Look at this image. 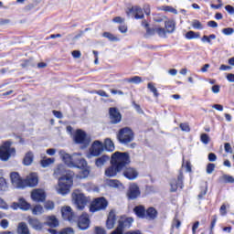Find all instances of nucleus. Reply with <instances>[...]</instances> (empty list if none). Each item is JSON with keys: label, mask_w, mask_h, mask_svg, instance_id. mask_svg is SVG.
<instances>
[{"label": "nucleus", "mask_w": 234, "mask_h": 234, "mask_svg": "<svg viewBox=\"0 0 234 234\" xmlns=\"http://www.w3.org/2000/svg\"><path fill=\"white\" fill-rule=\"evenodd\" d=\"M55 178H58V193L67 195L74 184V173L66 170L65 165H58L54 171Z\"/></svg>", "instance_id": "f257e3e1"}, {"label": "nucleus", "mask_w": 234, "mask_h": 234, "mask_svg": "<svg viewBox=\"0 0 234 234\" xmlns=\"http://www.w3.org/2000/svg\"><path fill=\"white\" fill-rule=\"evenodd\" d=\"M131 164L129 154L124 152H115L112 155L111 166L105 170V175L109 177L116 176L125 169V165Z\"/></svg>", "instance_id": "f03ea898"}, {"label": "nucleus", "mask_w": 234, "mask_h": 234, "mask_svg": "<svg viewBox=\"0 0 234 234\" xmlns=\"http://www.w3.org/2000/svg\"><path fill=\"white\" fill-rule=\"evenodd\" d=\"M117 138L121 144H131L134 140V133L129 127L122 128Z\"/></svg>", "instance_id": "7ed1b4c3"}, {"label": "nucleus", "mask_w": 234, "mask_h": 234, "mask_svg": "<svg viewBox=\"0 0 234 234\" xmlns=\"http://www.w3.org/2000/svg\"><path fill=\"white\" fill-rule=\"evenodd\" d=\"M11 145L12 143H10V141L3 144V145L0 147V160L6 162V160L12 156V154H16V148H10Z\"/></svg>", "instance_id": "20e7f679"}, {"label": "nucleus", "mask_w": 234, "mask_h": 234, "mask_svg": "<svg viewBox=\"0 0 234 234\" xmlns=\"http://www.w3.org/2000/svg\"><path fill=\"white\" fill-rule=\"evenodd\" d=\"M109 206V202L105 197H97L95 198L90 207V213H96V211H102L104 209H107V207Z\"/></svg>", "instance_id": "39448f33"}, {"label": "nucleus", "mask_w": 234, "mask_h": 234, "mask_svg": "<svg viewBox=\"0 0 234 234\" xmlns=\"http://www.w3.org/2000/svg\"><path fill=\"white\" fill-rule=\"evenodd\" d=\"M170 191L172 193H175L178 190V187L180 189L184 188V173L182 170L179 171V175L177 176V179H172L170 181Z\"/></svg>", "instance_id": "423d86ee"}, {"label": "nucleus", "mask_w": 234, "mask_h": 234, "mask_svg": "<svg viewBox=\"0 0 234 234\" xmlns=\"http://www.w3.org/2000/svg\"><path fill=\"white\" fill-rule=\"evenodd\" d=\"M72 198L75 202V206L77 207V209H80L82 211V209H85V206H87V197L83 194H77L74 192L72 194Z\"/></svg>", "instance_id": "0eeeda50"}, {"label": "nucleus", "mask_w": 234, "mask_h": 234, "mask_svg": "<svg viewBox=\"0 0 234 234\" xmlns=\"http://www.w3.org/2000/svg\"><path fill=\"white\" fill-rule=\"evenodd\" d=\"M74 141L76 144H81L85 147L90 144V139L87 138V133L82 130L76 131Z\"/></svg>", "instance_id": "6e6552de"}, {"label": "nucleus", "mask_w": 234, "mask_h": 234, "mask_svg": "<svg viewBox=\"0 0 234 234\" xmlns=\"http://www.w3.org/2000/svg\"><path fill=\"white\" fill-rule=\"evenodd\" d=\"M77 226L82 231L89 229V228H90V218H89V214L82 213L78 218Z\"/></svg>", "instance_id": "1a4fd4ad"}, {"label": "nucleus", "mask_w": 234, "mask_h": 234, "mask_svg": "<svg viewBox=\"0 0 234 234\" xmlns=\"http://www.w3.org/2000/svg\"><path fill=\"white\" fill-rule=\"evenodd\" d=\"M60 158L63 160V162L68 165V167H74V160L76 156H78V154H73L72 155L67 154L64 150H60L58 153Z\"/></svg>", "instance_id": "9d476101"}, {"label": "nucleus", "mask_w": 234, "mask_h": 234, "mask_svg": "<svg viewBox=\"0 0 234 234\" xmlns=\"http://www.w3.org/2000/svg\"><path fill=\"white\" fill-rule=\"evenodd\" d=\"M101 153H103V143L95 141L90 149V154L88 157L90 158L91 156H100Z\"/></svg>", "instance_id": "9b49d317"}, {"label": "nucleus", "mask_w": 234, "mask_h": 234, "mask_svg": "<svg viewBox=\"0 0 234 234\" xmlns=\"http://www.w3.org/2000/svg\"><path fill=\"white\" fill-rule=\"evenodd\" d=\"M12 185L16 189H23L25 187V181L21 180V176L17 172H12L10 174Z\"/></svg>", "instance_id": "f8f14e48"}, {"label": "nucleus", "mask_w": 234, "mask_h": 234, "mask_svg": "<svg viewBox=\"0 0 234 234\" xmlns=\"http://www.w3.org/2000/svg\"><path fill=\"white\" fill-rule=\"evenodd\" d=\"M127 16H133L134 19H144V9L138 5L132 6L126 11Z\"/></svg>", "instance_id": "ddd939ff"}, {"label": "nucleus", "mask_w": 234, "mask_h": 234, "mask_svg": "<svg viewBox=\"0 0 234 234\" xmlns=\"http://www.w3.org/2000/svg\"><path fill=\"white\" fill-rule=\"evenodd\" d=\"M122 171L123 177L128 180H136V178H138V171L133 167H127V165H125Z\"/></svg>", "instance_id": "4468645a"}, {"label": "nucleus", "mask_w": 234, "mask_h": 234, "mask_svg": "<svg viewBox=\"0 0 234 234\" xmlns=\"http://www.w3.org/2000/svg\"><path fill=\"white\" fill-rule=\"evenodd\" d=\"M61 213L62 218H64V220H69V222H75L76 214L72 212V208L70 207H62Z\"/></svg>", "instance_id": "2eb2a0df"}, {"label": "nucleus", "mask_w": 234, "mask_h": 234, "mask_svg": "<svg viewBox=\"0 0 234 234\" xmlns=\"http://www.w3.org/2000/svg\"><path fill=\"white\" fill-rule=\"evenodd\" d=\"M111 123L116 124L122 122V113L117 108H110L109 110Z\"/></svg>", "instance_id": "dca6fc26"}, {"label": "nucleus", "mask_w": 234, "mask_h": 234, "mask_svg": "<svg viewBox=\"0 0 234 234\" xmlns=\"http://www.w3.org/2000/svg\"><path fill=\"white\" fill-rule=\"evenodd\" d=\"M31 198L34 202H45L47 198V195L45 194V190L43 189H35L31 193Z\"/></svg>", "instance_id": "f3484780"}, {"label": "nucleus", "mask_w": 234, "mask_h": 234, "mask_svg": "<svg viewBox=\"0 0 234 234\" xmlns=\"http://www.w3.org/2000/svg\"><path fill=\"white\" fill-rule=\"evenodd\" d=\"M37 174L32 173L24 180V187H27V186L28 187H36V186H37Z\"/></svg>", "instance_id": "a211bd4d"}, {"label": "nucleus", "mask_w": 234, "mask_h": 234, "mask_svg": "<svg viewBox=\"0 0 234 234\" xmlns=\"http://www.w3.org/2000/svg\"><path fill=\"white\" fill-rule=\"evenodd\" d=\"M138 197H140V187H138V185H130L128 190V198H130V200H134L135 198H138Z\"/></svg>", "instance_id": "6ab92c4d"}, {"label": "nucleus", "mask_w": 234, "mask_h": 234, "mask_svg": "<svg viewBox=\"0 0 234 234\" xmlns=\"http://www.w3.org/2000/svg\"><path fill=\"white\" fill-rule=\"evenodd\" d=\"M133 222H134V219L133 218H126L123 220H120L116 229L123 233V229H125V228H131V226H133Z\"/></svg>", "instance_id": "aec40b11"}, {"label": "nucleus", "mask_w": 234, "mask_h": 234, "mask_svg": "<svg viewBox=\"0 0 234 234\" xmlns=\"http://www.w3.org/2000/svg\"><path fill=\"white\" fill-rule=\"evenodd\" d=\"M72 167H77L78 169H86L87 161L84 158H81V154H77V156H75L73 161Z\"/></svg>", "instance_id": "412c9836"}, {"label": "nucleus", "mask_w": 234, "mask_h": 234, "mask_svg": "<svg viewBox=\"0 0 234 234\" xmlns=\"http://www.w3.org/2000/svg\"><path fill=\"white\" fill-rule=\"evenodd\" d=\"M114 224H116V213H114V210H111L106 220V228L108 229H112Z\"/></svg>", "instance_id": "4be33fe9"}, {"label": "nucleus", "mask_w": 234, "mask_h": 234, "mask_svg": "<svg viewBox=\"0 0 234 234\" xmlns=\"http://www.w3.org/2000/svg\"><path fill=\"white\" fill-rule=\"evenodd\" d=\"M27 222L29 226H31L33 229H36L37 231L43 229V223H41V221L36 218H28Z\"/></svg>", "instance_id": "5701e85b"}, {"label": "nucleus", "mask_w": 234, "mask_h": 234, "mask_svg": "<svg viewBox=\"0 0 234 234\" xmlns=\"http://www.w3.org/2000/svg\"><path fill=\"white\" fill-rule=\"evenodd\" d=\"M14 209H17V207L24 211H28V209H30V204L23 197L19 198L18 203H14Z\"/></svg>", "instance_id": "b1692460"}, {"label": "nucleus", "mask_w": 234, "mask_h": 234, "mask_svg": "<svg viewBox=\"0 0 234 234\" xmlns=\"http://www.w3.org/2000/svg\"><path fill=\"white\" fill-rule=\"evenodd\" d=\"M133 211L136 215V217H138V218H146V211H145V207L144 206H136L133 208Z\"/></svg>", "instance_id": "393cba45"}, {"label": "nucleus", "mask_w": 234, "mask_h": 234, "mask_svg": "<svg viewBox=\"0 0 234 234\" xmlns=\"http://www.w3.org/2000/svg\"><path fill=\"white\" fill-rule=\"evenodd\" d=\"M45 225L49 226V228H58L59 226V220L57 219L56 216H48Z\"/></svg>", "instance_id": "a878e982"}, {"label": "nucleus", "mask_w": 234, "mask_h": 234, "mask_svg": "<svg viewBox=\"0 0 234 234\" xmlns=\"http://www.w3.org/2000/svg\"><path fill=\"white\" fill-rule=\"evenodd\" d=\"M18 234H30V230L28 229V226L25 222H21L18 224L17 228Z\"/></svg>", "instance_id": "bb28decb"}, {"label": "nucleus", "mask_w": 234, "mask_h": 234, "mask_svg": "<svg viewBox=\"0 0 234 234\" xmlns=\"http://www.w3.org/2000/svg\"><path fill=\"white\" fill-rule=\"evenodd\" d=\"M109 159H110L109 156H107V155H102V156H101V157H99V158L96 159V161H95V165H96L97 167H103V165H105V163H106V162H109Z\"/></svg>", "instance_id": "cd10ccee"}, {"label": "nucleus", "mask_w": 234, "mask_h": 234, "mask_svg": "<svg viewBox=\"0 0 234 234\" xmlns=\"http://www.w3.org/2000/svg\"><path fill=\"white\" fill-rule=\"evenodd\" d=\"M165 27L166 32H168V34H173V32H175V21L173 20H168L165 23Z\"/></svg>", "instance_id": "c85d7f7f"}, {"label": "nucleus", "mask_w": 234, "mask_h": 234, "mask_svg": "<svg viewBox=\"0 0 234 234\" xmlns=\"http://www.w3.org/2000/svg\"><path fill=\"white\" fill-rule=\"evenodd\" d=\"M158 215V212L156 211V209L153 207H149L147 210H146V218H152V219H154L156 218Z\"/></svg>", "instance_id": "c756f323"}, {"label": "nucleus", "mask_w": 234, "mask_h": 234, "mask_svg": "<svg viewBox=\"0 0 234 234\" xmlns=\"http://www.w3.org/2000/svg\"><path fill=\"white\" fill-rule=\"evenodd\" d=\"M212 39H217V35L211 34L209 36L204 35L201 38L202 43H208V45H213Z\"/></svg>", "instance_id": "7c9ffc66"}, {"label": "nucleus", "mask_w": 234, "mask_h": 234, "mask_svg": "<svg viewBox=\"0 0 234 234\" xmlns=\"http://www.w3.org/2000/svg\"><path fill=\"white\" fill-rule=\"evenodd\" d=\"M104 147H105L106 151L112 153V151H114V143L112 142V140L108 138L104 141Z\"/></svg>", "instance_id": "2f4dec72"}, {"label": "nucleus", "mask_w": 234, "mask_h": 234, "mask_svg": "<svg viewBox=\"0 0 234 234\" xmlns=\"http://www.w3.org/2000/svg\"><path fill=\"white\" fill-rule=\"evenodd\" d=\"M32 162H34V154H32V152H29L24 157L23 163L24 165H30Z\"/></svg>", "instance_id": "473e14b6"}, {"label": "nucleus", "mask_w": 234, "mask_h": 234, "mask_svg": "<svg viewBox=\"0 0 234 234\" xmlns=\"http://www.w3.org/2000/svg\"><path fill=\"white\" fill-rule=\"evenodd\" d=\"M186 39H198L200 37V33H197L195 31H188L185 35Z\"/></svg>", "instance_id": "72a5a7b5"}, {"label": "nucleus", "mask_w": 234, "mask_h": 234, "mask_svg": "<svg viewBox=\"0 0 234 234\" xmlns=\"http://www.w3.org/2000/svg\"><path fill=\"white\" fill-rule=\"evenodd\" d=\"M147 89L153 92L154 98H158V96H160V93H158V90L156 89V86H154V83L149 82L147 84Z\"/></svg>", "instance_id": "f704fd0d"}, {"label": "nucleus", "mask_w": 234, "mask_h": 234, "mask_svg": "<svg viewBox=\"0 0 234 234\" xmlns=\"http://www.w3.org/2000/svg\"><path fill=\"white\" fill-rule=\"evenodd\" d=\"M126 81L128 83H134L135 85H138V84L142 83V81H144V80H142V77L134 76L133 78L126 79Z\"/></svg>", "instance_id": "c9c22d12"}, {"label": "nucleus", "mask_w": 234, "mask_h": 234, "mask_svg": "<svg viewBox=\"0 0 234 234\" xmlns=\"http://www.w3.org/2000/svg\"><path fill=\"white\" fill-rule=\"evenodd\" d=\"M192 27L195 28V30H202L204 26L199 20L194 19L192 21Z\"/></svg>", "instance_id": "e433bc0d"}, {"label": "nucleus", "mask_w": 234, "mask_h": 234, "mask_svg": "<svg viewBox=\"0 0 234 234\" xmlns=\"http://www.w3.org/2000/svg\"><path fill=\"white\" fill-rule=\"evenodd\" d=\"M103 37H106L107 39H109V41H120V38H118V37H115L110 32H104Z\"/></svg>", "instance_id": "4c0bfd02"}, {"label": "nucleus", "mask_w": 234, "mask_h": 234, "mask_svg": "<svg viewBox=\"0 0 234 234\" xmlns=\"http://www.w3.org/2000/svg\"><path fill=\"white\" fill-rule=\"evenodd\" d=\"M33 215H42L43 213V207L41 205H37L32 209Z\"/></svg>", "instance_id": "58836bf2"}, {"label": "nucleus", "mask_w": 234, "mask_h": 234, "mask_svg": "<svg viewBox=\"0 0 234 234\" xmlns=\"http://www.w3.org/2000/svg\"><path fill=\"white\" fill-rule=\"evenodd\" d=\"M50 164H54V158H47L41 161L42 167H48Z\"/></svg>", "instance_id": "ea45409f"}, {"label": "nucleus", "mask_w": 234, "mask_h": 234, "mask_svg": "<svg viewBox=\"0 0 234 234\" xmlns=\"http://www.w3.org/2000/svg\"><path fill=\"white\" fill-rule=\"evenodd\" d=\"M200 141L205 145H207V144H209V135H207V133H202L200 136Z\"/></svg>", "instance_id": "a19ab883"}, {"label": "nucleus", "mask_w": 234, "mask_h": 234, "mask_svg": "<svg viewBox=\"0 0 234 234\" xmlns=\"http://www.w3.org/2000/svg\"><path fill=\"white\" fill-rule=\"evenodd\" d=\"M108 186H110V187H118V186H120V182L116 179H110L108 181Z\"/></svg>", "instance_id": "79ce46f5"}, {"label": "nucleus", "mask_w": 234, "mask_h": 234, "mask_svg": "<svg viewBox=\"0 0 234 234\" xmlns=\"http://www.w3.org/2000/svg\"><path fill=\"white\" fill-rule=\"evenodd\" d=\"M215 171V164L210 163L207 165V175H211Z\"/></svg>", "instance_id": "37998d69"}, {"label": "nucleus", "mask_w": 234, "mask_h": 234, "mask_svg": "<svg viewBox=\"0 0 234 234\" xmlns=\"http://www.w3.org/2000/svg\"><path fill=\"white\" fill-rule=\"evenodd\" d=\"M225 36H231L234 33V29L232 27H227L222 30Z\"/></svg>", "instance_id": "c03bdc74"}, {"label": "nucleus", "mask_w": 234, "mask_h": 234, "mask_svg": "<svg viewBox=\"0 0 234 234\" xmlns=\"http://www.w3.org/2000/svg\"><path fill=\"white\" fill-rule=\"evenodd\" d=\"M58 234H74V229L72 228H66L62 229Z\"/></svg>", "instance_id": "a18cd8bd"}, {"label": "nucleus", "mask_w": 234, "mask_h": 234, "mask_svg": "<svg viewBox=\"0 0 234 234\" xmlns=\"http://www.w3.org/2000/svg\"><path fill=\"white\" fill-rule=\"evenodd\" d=\"M223 178H224L225 182H227L228 184H234L233 176L225 175V176H223Z\"/></svg>", "instance_id": "49530a36"}, {"label": "nucleus", "mask_w": 234, "mask_h": 234, "mask_svg": "<svg viewBox=\"0 0 234 234\" xmlns=\"http://www.w3.org/2000/svg\"><path fill=\"white\" fill-rule=\"evenodd\" d=\"M217 220H218V218H217V215H214L212 217V221H211V224H210V230H211V233H213V229L215 228L216 224H217Z\"/></svg>", "instance_id": "de8ad7c7"}, {"label": "nucleus", "mask_w": 234, "mask_h": 234, "mask_svg": "<svg viewBox=\"0 0 234 234\" xmlns=\"http://www.w3.org/2000/svg\"><path fill=\"white\" fill-rule=\"evenodd\" d=\"M180 129L182 131H185L186 133H189L191 131V128H189V124H187V123H181Z\"/></svg>", "instance_id": "09e8293b"}, {"label": "nucleus", "mask_w": 234, "mask_h": 234, "mask_svg": "<svg viewBox=\"0 0 234 234\" xmlns=\"http://www.w3.org/2000/svg\"><path fill=\"white\" fill-rule=\"evenodd\" d=\"M181 224L182 223L180 222V220L178 218H175L173 224H172V228H176V229H178V228H180Z\"/></svg>", "instance_id": "8fccbe9b"}, {"label": "nucleus", "mask_w": 234, "mask_h": 234, "mask_svg": "<svg viewBox=\"0 0 234 234\" xmlns=\"http://www.w3.org/2000/svg\"><path fill=\"white\" fill-rule=\"evenodd\" d=\"M163 10L165 12H172V14H177L176 9H175V8L169 6V5H166V6L163 7Z\"/></svg>", "instance_id": "3c124183"}, {"label": "nucleus", "mask_w": 234, "mask_h": 234, "mask_svg": "<svg viewBox=\"0 0 234 234\" xmlns=\"http://www.w3.org/2000/svg\"><path fill=\"white\" fill-rule=\"evenodd\" d=\"M45 208L48 209V210L54 209V202L47 201L46 204H45Z\"/></svg>", "instance_id": "603ef678"}, {"label": "nucleus", "mask_w": 234, "mask_h": 234, "mask_svg": "<svg viewBox=\"0 0 234 234\" xmlns=\"http://www.w3.org/2000/svg\"><path fill=\"white\" fill-rule=\"evenodd\" d=\"M143 8L144 14H146L147 16L151 15V5H149V4L144 5Z\"/></svg>", "instance_id": "864d4df0"}, {"label": "nucleus", "mask_w": 234, "mask_h": 234, "mask_svg": "<svg viewBox=\"0 0 234 234\" xmlns=\"http://www.w3.org/2000/svg\"><path fill=\"white\" fill-rule=\"evenodd\" d=\"M95 234H107L105 229L101 227H96L95 228Z\"/></svg>", "instance_id": "5fc2aeb1"}, {"label": "nucleus", "mask_w": 234, "mask_h": 234, "mask_svg": "<svg viewBox=\"0 0 234 234\" xmlns=\"http://www.w3.org/2000/svg\"><path fill=\"white\" fill-rule=\"evenodd\" d=\"M0 226L3 228V229H6L8 228V219H2Z\"/></svg>", "instance_id": "6e6d98bb"}, {"label": "nucleus", "mask_w": 234, "mask_h": 234, "mask_svg": "<svg viewBox=\"0 0 234 234\" xmlns=\"http://www.w3.org/2000/svg\"><path fill=\"white\" fill-rule=\"evenodd\" d=\"M72 56H73V58H75L76 59H80V58H81V51H80V50H74V51H72Z\"/></svg>", "instance_id": "4d7b16f0"}, {"label": "nucleus", "mask_w": 234, "mask_h": 234, "mask_svg": "<svg viewBox=\"0 0 234 234\" xmlns=\"http://www.w3.org/2000/svg\"><path fill=\"white\" fill-rule=\"evenodd\" d=\"M207 27H210V28H217L218 24L216 21L210 20L207 22Z\"/></svg>", "instance_id": "13d9d810"}, {"label": "nucleus", "mask_w": 234, "mask_h": 234, "mask_svg": "<svg viewBox=\"0 0 234 234\" xmlns=\"http://www.w3.org/2000/svg\"><path fill=\"white\" fill-rule=\"evenodd\" d=\"M224 147L226 153H233V150L231 149V144L229 143H226Z\"/></svg>", "instance_id": "bf43d9fd"}, {"label": "nucleus", "mask_w": 234, "mask_h": 234, "mask_svg": "<svg viewBox=\"0 0 234 234\" xmlns=\"http://www.w3.org/2000/svg\"><path fill=\"white\" fill-rule=\"evenodd\" d=\"M208 161L209 162H217V154L210 153L208 154Z\"/></svg>", "instance_id": "052dcab7"}, {"label": "nucleus", "mask_w": 234, "mask_h": 234, "mask_svg": "<svg viewBox=\"0 0 234 234\" xmlns=\"http://www.w3.org/2000/svg\"><path fill=\"white\" fill-rule=\"evenodd\" d=\"M156 32L159 36L164 37L165 36V29L164 27L156 28Z\"/></svg>", "instance_id": "680f3d73"}, {"label": "nucleus", "mask_w": 234, "mask_h": 234, "mask_svg": "<svg viewBox=\"0 0 234 234\" xmlns=\"http://www.w3.org/2000/svg\"><path fill=\"white\" fill-rule=\"evenodd\" d=\"M0 207L2 209H7L8 208V205L6 204V202H5V200H3V198L0 197Z\"/></svg>", "instance_id": "e2e57ef3"}, {"label": "nucleus", "mask_w": 234, "mask_h": 234, "mask_svg": "<svg viewBox=\"0 0 234 234\" xmlns=\"http://www.w3.org/2000/svg\"><path fill=\"white\" fill-rule=\"evenodd\" d=\"M119 32H121V34H125L127 32V27L125 25H121L119 27Z\"/></svg>", "instance_id": "0e129e2a"}, {"label": "nucleus", "mask_w": 234, "mask_h": 234, "mask_svg": "<svg viewBox=\"0 0 234 234\" xmlns=\"http://www.w3.org/2000/svg\"><path fill=\"white\" fill-rule=\"evenodd\" d=\"M219 213L224 217L228 212L226 211V206L223 204L219 208Z\"/></svg>", "instance_id": "69168bd1"}, {"label": "nucleus", "mask_w": 234, "mask_h": 234, "mask_svg": "<svg viewBox=\"0 0 234 234\" xmlns=\"http://www.w3.org/2000/svg\"><path fill=\"white\" fill-rule=\"evenodd\" d=\"M225 10H227V12H229V14H234V7L232 5H226L225 6Z\"/></svg>", "instance_id": "338daca9"}, {"label": "nucleus", "mask_w": 234, "mask_h": 234, "mask_svg": "<svg viewBox=\"0 0 234 234\" xmlns=\"http://www.w3.org/2000/svg\"><path fill=\"white\" fill-rule=\"evenodd\" d=\"M227 80H228V81H229L230 83H234V74L229 73V74L227 75Z\"/></svg>", "instance_id": "774afa93"}]
</instances>
